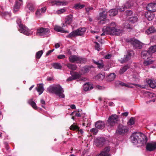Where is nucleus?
Segmentation results:
<instances>
[{
  "instance_id": "obj_21",
  "label": "nucleus",
  "mask_w": 156,
  "mask_h": 156,
  "mask_svg": "<svg viewBox=\"0 0 156 156\" xmlns=\"http://www.w3.org/2000/svg\"><path fill=\"white\" fill-rule=\"evenodd\" d=\"M22 3V2H19L17 1H16L15 4L14 5L13 8V10L14 12H16L18 11Z\"/></svg>"
},
{
  "instance_id": "obj_14",
  "label": "nucleus",
  "mask_w": 156,
  "mask_h": 156,
  "mask_svg": "<svg viewBox=\"0 0 156 156\" xmlns=\"http://www.w3.org/2000/svg\"><path fill=\"white\" fill-rule=\"evenodd\" d=\"M100 10L101 11L99 13V16L101 19H102L103 21L105 20L107 18V13L108 12L107 10L105 9H101Z\"/></svg>"
},
{
  "instance_id": "obj_16",
  "label": "nucleus",
  "mask_w": 156,
  "mask_h": 156,
  "mask_svg": "<svg viewBox=\"0 0 156 156\" xmlns=\"http://www.w3.org/2000/svg\"><path fill=\"white\" fill-rule=\"evenodd\" d=\"M145 16L150 21L154 19V15L153 12L148 11L145 12Z\"/></svg>"
},
{
  "instance_id": "obj_32",
  "label": "nucleus",
  "mask_w": 156,
  "mask_h": 156,
  "mask_svg": "<svg viewBox=\"0 0 156 156\" xmlns=\"http://www.w3.org/2000/svg\"><path fill=\"white\" fill-rule=\"evenodd\" d=\"M93 62L94 63L98 65V68L99 69H102L104 67V65L103 64V62L101 60L97 62L95 61H93Z\"/></svg>"
},
{
  "instance_id": "obj_24",
  "label": "nucleus",
  "mask_w": 156,
  "mask_h": 156,
  "mask_svg": "<svg viewBox=\"0 0 156 156\" xmlns=\"http://www.w3.org/2000/svg\"><path fill=\"white\" fill-rule=\"evenodd\" d=\"M131 55L132 54L130 52H128L126 55H125L123 60L121 62L123 63L129 61L130 59Z\"/></svg>"
},
{
  "instance_id": "obj_60",
  "label": "nucleus",
  "mask_w": 156,
  "mask_h": 156,
  "mask_svg": "<svg viewBox=\"0 0 156 156\" xmlns=\"http://www.w3.org/2000/svg\"><path fill=\"white\" fill-rule=\"evenodd\" d=\"M93 9V8L92 7H87L86 8V11L88 13L90 11Z\"/></svg>"
},
{
  "instance_id": "obj_15",
  "label": "nucleus",
  "mask_w": 156,
  "mask_h": 156,
  "mask_svg": "<svg viewBox=\"0 0 156 156\" xmlns=\"http://www.w3.org/2000/svg\"><path fill=\"white\" fill-rule=\"evenodd\" d=\"M147 9L148 11L151 12L156 11V3H151L147 5Z\"/></svg>"
},
{
  "instance_id": "obj_27",
  "label": "nucleus",
  "mask_w": 156,
  "mask_h": 156,
  "mask_svg": "<svg viewBox=\"0 0 156 156\" xmlns=\"http://www.w3.org/2000/svg\"><path fill=\"white\" fill-rule=\"evenodd\" d=\"M54 29L56 31L60 32L65 33H69L68 31L64 30L62 27L58 26H55V27Z\"/></svg>"
},
{
  "instance_id": "obj_25",
  "label": "nucleus",
  "mask_w": 156,
  "mask_h": 156,
  "mask_svg": "<svg viewBox=\"0 0 156 156\" xmlns=\"http://www.w3.org/2000/svg\"><path fill=\"white\" fill-rule=\"evenodd\" d=\"M147 83L152 88H154L156 87V82L154 80L148 79L147 81Z\"/></svg>"
},
{
  "instance_id": "obj_9",
  "label": "nucleus",
  "mask_w": 156,
  "mask_h": 156,
  "mask_svg": "<svg viewBox=\"0 0 156 156\" xmlns=\"http://www.w3.org/2000/svg\"><path fill=\"white\" fill-rule=\"evenodd\" d=\"M50 30L47 28L41 27L37 30L36 34L39 36H43L48 34Z\"/></svg>"
},
{
  "instance_id": "obj_46",
  "label": "nucleus",
  "mask_w": 156,
  "mask_h": 156,
  "mask_svg": "<svg viewBox=\"0 0 156 156\" xmlns=\"http://www.w3.org/2000/svg\"><path fill=\"white\" fill-rule=\"evenodd\" d=\"M85 5H80V4H77L75 5L74 7L76 9H80L83 8Z\"/></svg>"
},
{
  "instance_id": "obj_53",
  "label": "nucleus",
  "mask_w": 156,
  "mask_h": 156,
  "mask_svg": "<svg viewBox=\"0 0 156 156\" xmlns=\"http://www.w3.org/2000/svg\"><path fill=\"white\" fill-rule=\"evenodd\" d=\"M126 14L128 16H130L131 15L133 12L131 10H127L126 11Z\"/></svg>"
},
{
  "instance_id": "obj_59",
  "label": "nucleus",
  "mask_w": 156,
  "mask_h": 156,
  "mask_svg": "<svg viewBox=\"0 0 156 156\" xmlns=\"http://www.w3.org/2000/svg\"><path fill=\"white\" fill-rule=\"evenodd\" d=\"M55 49H53L51 50L48 51V52H47L46 53V56H47L49 55Z\"/></svg>"
},
{
  "instance_id": "obj_42",
  "label": "nucleus",
  "mask_w": 156,
  "mask_h": 156,
  "mask_svg": "<svg viewBox=\"0 0 156 156\" xmlns=\"http://www.w3.org/2000/svg\"><path fill=\"white\" fill-rule=\"evenodd\" d=\"M153 62L154 61L151 60L145 61L144 62V64L145 66H147L152 64Z\"/></svg>"
},
{
  "instance_id": "obj_48",
  "label": "nucleus",
  "mask_w": 156,
  "mask_h": 156,
  "mask_svg": "<svg viewBox=\"0 0 156 156\" xmlns=\"http://www.w3.org/2000/svg\"><path fill=\"white\" fill-rule=\"evenodd\" d=\"M128 124L129 125H132L134 124V119L133 117H131L129 121L128 122Z\"/></svg>"
},
{
  "instance_id": "obj_41",
  "label": "nucleus",
  "mask_w": 156,
  "mask_h": 156,
  "mask_svg": "<svg viewBox=\"0 0 156 156\" xmlns=\"http://www.w3.org/2000/svg\"><path fill=\"white\" fill-rule=\"evenodd\" d=\"M43 53L42 50H41L37 52L36 55V58L37 59L40 58Z\"/></svg>"
},
{
  "instance_id": "obj_38",
  "label": "nucleus",
  "mask_w": 156,
  "mask_h": 156,
  "mask_svg": "<svg viewBox=\"0 0 156 156\" xmlns=\"http://www.w3.org/2000/svg\"><path fill=\"white\" fill-rule=\"evenodd\" d=\"M116 76V75L114 73H111L108 76V80L109 81H112L113 80Z\"/></svg>"
},
{
  "instance_id": "obj_8",
  "label": "nucleus",
  "mask_w": 156,
  "mask_h": 156,
  "mask_svg": "<svg viewBox=\"0 0 156 156\" xmlns=\"http://www.w3.org/2000/svg\"><path fill=\"white\" fill-rule=\"evenodd\" d=\"M118 116L115 114L110 116L108 120L107 125L108 126H113L119 121Z\"/></svg>"
},
{
  "instance_id": "obj_30",
  "label": "nucleus",
  "mask_w": 156,
  "mask_h": 156,
  "mask_svg": "<svg viewBox=\"0 0 156 156\" xmlns=\"http://www.w3.org/2000/svg\"><path fill=\"white\" fill-rule=\"evenodd\" d=\"M73 16L72 15H69L66 17L65 20V23L66 24H70L72 22Z\"/></svg>"
},
{
  "instance_id": "obj_11",
  "label": "nucleus",
  "mask_w": 156,
  "mask_h": 156,
  "mask_svg": "<svg viewBox=\"0 0 156 156\" xmlns=\"http://www.w3.org/2000/svg\"><path fill=\"white\" fill-rule=\"evenodd\" d=\"M134 5V2L132 1L129 0L125 4L122 6L121 8L118 9L119 11H124L126 9H127L130 8L131 6H133Z\"/></svg>"
},
{
  "instance_id": "obj_37",
  "label": "nucleus",
  "mask_w": 156,
  "mask_h": 156,
  "mask_svg": "<svg viewBox=\"0 0 156 156\" xmlns=\"http://www.w3.org/2000/svg\"><path fill=\"white\" fill-rule=\"evenodd\" d=\"M138 20L137 16L131 17L129 18V21L132 23H134L136 22Z\"/></svg>"
},
{
  "instance_id": "obj_34",
  "label": "nucleus",
  "mask_w": 156,
  "mask_h": 156,
  "mask_svg": "<svg viewBox=\"0 0 156 156\" xmlns=\"http://www.w3.org/2000/svg\"><path fill=\"white\" fill-rule=\"evenodd\" d=\"M70 69L72 70H76L77 68V66L76 65L71 63H68L66 65Z\"/></svg>"
},
{
  "instance_id": "obj_10",
  "label": "nucleus",
  "mask_w": 156,
  "mask_h": 156,
  "mask_svg": "<svg viewBox=\"0 0 156 156\" xmlns=\"http://www.w3.org/2000/svg\"><path fill=\"white\" fill-rule=\"evenodd\" d=\"M19 31L21 33L29 36L30 34V31L27 27L22 24H20L19 25Z\"/></svg>"
},
{
  "instance_id": "obj_63",
  "label": "nucleus",
  "mask_w": 156,
  "mask_h": 156,
  "mask_svg": "<svg viewBox=\"0 0 156 156\" xmlns=\"http://www.w3.org/2000/svg\"><path fill=\"white\" fill-rule=\"evenodd\" d=\"M46 9L45 7L42 8L41 9V13H44L45 12Z\"/></svg>"
},
{
  "instance_id": "obj_54",
  "label": "nucleus",
  "mask_w": 156,
  "mask_h": 156,
  "mask_svg": "<svg viewBox=\"0 0 156 156\" xmlns=\"http://www.w3.org/2000/svg\"><path fill=\"white\" fill-rule=\"evenodd\" d=\"M97 77L101 80H102L104 78V76L101 74H99L97 75Z\"/></svg>"
},
{
  "instance_id": "obj_26",
  "label": "nucleus",
  "mask_w": 156,
  "mask_h": 156,
  "mask_svg": "<svg viewBox=\"0 0 156 156\" xmlns=\"http://www.w3.org/2000/svg\"><path fill=\"white\" fill-rule=\"evenodd\" d=\"M36 89L39 93V95H41L42 93L44 90L43 84H39L37 87L36 88Z\"/></svg>"
},
{
  "instance_id": "obj_52",
  "label": "nucleus",
  "mask_w": 156,
  "mask_h": 156,
  "mask_svg": "<svg viewBox=\"0 0 156 156\" xmlns=\"http://www.w3.org/2000/svg\"><path fill=\"white\" fill-rule=\"evenodd\" d=\"M66 11V9H65L63 8L58 10L57 11V13L58 14H60Z\"/></svg>"
},
{
  "instance_id": "obj_28",
  "label": "nucleus",
  "mask_w": 156,
  "mask_h": 156,
  "mask_svg": "<svg viewBox=\"0 0 156 156\" xmlns=\"http://www.w3.org/2000/svg\"><path fill=\"white\" fill-rule=\"evenodd\" d=\"M33 98L29 100L28 101V103L35 110H37V109L38 107L37 106L36 103L33 101Z\"/></svg>"
},
{
  "instance_id": "obj_5",
  "label": "nucleus",
  "mask_w": 156,
  "mask_h": 156,
  "mask_svg": "<svg viewBox=\"0 0 156 156\" xmlns=\"http://www.w3.org/2000/svg\"><path fill=\"white\" fill-rule=\"evenodd\" d=\"M69 58L70 62L72 63L76 62L77 63H83L87 62L86 58L78 56L76 55H71L69 57Z\"/></svg>"
},
{
  "instance_id": "obj_61",
  "label": "nucleus",
  "mask_w": 156,
  "mask_h": 156,
  "mask_svg": "<svg viewBox=\"0 0 156 156\" xmlns=\"http://www.w3.org/2000/svg\"><path fill=\"white\" fill-rule=\"evenodd\" d=\"M112 55L110 54H108L105 56V58L106 59H108L110 58L111 57Z\"/></svg>"
},
{
  "instance_id": "obj_4",
  "label": "nucleus",
  "mask_w": 156,
  "mask_h": 156,
  "mask_svg": "<svg viewBox=\"0 0 156 156\" xmlns=\"http://www.w3.org/2000/svg\"><path fill=\"white\" fill-rule=\"evenodd\" d=\"M126 41L128 42H129L135 49H140L142 48V44L138 40L134 38L127 39Z\"/></svg>"
},
{
  "instance_id": "obj_50",
  "label": "nucleus",
  "mask_w": 156,
  "mask_h": 156,
  "mask_svg": "<svg viewBox=\"0 0 156 156\" xmlns=\"http://www.w3.org/2000/svg\"><path fill=\"white\" fill-rule=\"evenodd\" d=\"M90 132L94 133V135H96L98 132V130L96 128L91 129L90 130Z\"/></svg>"
},
{
  "instance_id": "obj_1",
  "label": "nucleus",
  "mask_w": 156,
  "mask_h": 156,
  "mask_svg": "<svg viewBox=\"0 0 156 156\" xmlns=\"http://www.w3.org/2000/svg\"><path fill=\"white\" fill-rule=\"evenodd\" d=\"M115 23L114 22H112L110 24L109 27H104L103 29V32L101 34V35H105V34L119 35L122 33V30L115 29Z\"/></svg>"
},
{
  "instance_id": "obj_51",
  "label": "nucleus",
  "mask_w": 156,
  "mask_h": 156,
  "mask_svg": "<svg viewBox=\"0 0 156 156\" xmlns=\"http://www.w3.org/2000/svg\"><path fill=\"white\" fill-rule=\"evenodd\" d=\"M95 43L96 44V45L95 46L96 49L98 51H99L101 49L100 45L97 42H95Z\"/></svg>"
},
{
  "instance_id": "obj_29",
  "label": "nucleus",
  "mask_w": 156,
  "mask_h": 156,
  "mask_svg": "<svg viewBox=\"0 0 156 156\" xmlns=\"http://www.w3.org/2000/svg\"><path fill=\"white\" fill-rule=\"evenodd\" d=\"M146 32L149 34L156 32V30L153 26H151L146 30Z\"/></svg>"
},
{
  "instance_id": "obj_33",
  "label": "nucleus",
  "mask_w": 156,
  "mask_h": 156,
  "mask_svg": "<svg viewBox=\"0 0 156 156\" xmlns=\"http://www.w3.org/2000/svg\"><path fill=\"white\" fill-rule=\"evenodd\" d=\"M93 88L90 84L89 83H87L85 84L83 86V89L84 91H87L91 90Z\"/></svg>"
},
{
  "instance_id": "obj_55",
  "label": "nucleus",
  "mask_w": 156,
  "mask_h": 156,
  "mask_svg": "<svg viewBox=\"0 0 156 156\" xmlns=\"http://www.w3.org/2000/svg\"><path fill=\"white\" fill-rule=\"evenodd\" d=\"M57 1L51 0L50 1V3L52 4V5H57V4L56 3H57Z\"/></svg>"
},
{
  "instance_id": "obj_40",
  "label": "nucleus",
  "mask_w": 156,
  "mask_h": 156,
  "mask_svg": "<svg viewBox=\"0 0 156 156\" xmlns=\"http://www.w3.org/2000/svg\"><path fill=\"white\" fill-rule=\"evenodd\" d=\"M148 50L151 54L156 51V45L151 46L149 48Z\"/></svg>"
},
{
  "instance_id": "obj_12",
  "label": "nucleus",
  "mask_w": 156,
  "mask_h": 156,
  "mask_svg": "<svg viewBox=\"0 0 156 156\" xmlns=\"http://www.w3.org/2000/svg\"><path fill=\"white\" fill-rule=\"evenodd\" d=\"M146 149L149 151H152L156 149V143L152 142L147 143L146 146Z\"/></svg>"
},
{
  "instance_id": "obj_57",
  "label": "nucleus",
  "mask_w": 156,
  "mask_h": 156,
  "mask_svg": "<svg viewBox=\"0 0 156 156\" xmlns=\"http://www.w3.org/2000/svg\"><path fill=\"white\" fill-rule=\"evenodd\" d=\"M74 80V79L73 76L72 75L71 76H70L69 77L67 80L66 81H72V80Z\"/></svg>"
},
{
  "instance_id": "obj_17",
  "label": "nucleus",
  "mask_w": 156,
  "mask_h": 156,
  "mask_svg": "<svg viewBox=\"0 0 156 156\" xmlns=\"http://www.w3.org/2000/svg\"><path fill=\"white\" fill-rule=\"evenodd\" d=\"M110 148L109 147H107L104 148L98 156H109L108 154L110 151Z\"/></svg>"
},
{
  "instance_id": "obj_44",
  "label": "nucleus",
  "mask_w": 156,
  "mask_h": 156,
  "mask_svg": "<svg viewBox=\"0 0 156 156\" xmlns=\"http://www.w3.org/2000/svg\"><path fill=\"white\" fill-rule=\"evenodd\" d=\"M146 94H147L149 98H154L156 97L155 94L153 93L147 92H146Z\"/></svg>"
},
{
  "instance_id": "obj_47",
  "label": "nucleus",
  "mask_w": 156,
  "mask_h": 156,
  "mask_svg": "<svg viewBox=\"0 0 156 156\" xmlns=\"http://www.w3.org/2000/svg\"><path fill=\"white\" fill-rule=\"evenodd\" d=\"M81 70L83 73H85L88 72L89 71V69L88 67H84L82 68Z\"/></svg>"
},
{
  "instance_id": "obj_3",
  "label": "nucleus",
  "mask_w": 156,
  "mask_h": 156,
  "mask_svg": "<svg viewBox=\"0 0 156 156\" xmlns=\"http://www.w3.org/2000/svg\"><path fill=\"white\" fill-rule=\"evenodd\" d=\"M48 92L50 93H54L60 98H64L65 95L63 94L64 90L59 85L54 86H50L47 89Z\"/></svg>"
},
{
  "instance_id": "obj_23",
  "label": "nucleus",
  "mask_w": 156,
  "mask_h": 156,
  "mask_svg": "<svg viewBox=\"0 0 156 156\" xmlns=\"http://www.w3.org/2000/svg\"><path fill=\"white\" fill-rule=\"evenodd\" d=\"M22 3V2H19L17 1H16L15 4L14 5L13 8V10L14 12H16L18 11Z\"/></svg>"
},
{
  "instance_id": "obj_36",
  "label": "nucleus",
  "mask_w": 156,
  "mask_h": 156,
  "mask_svg": "<svg viewBox=\"0 0 156 156\" xmlns=\"http://www.w3.org/2000/svg\"><path fill=\"white\" fill-rule=\"evenodd\" d=\"M129 68V66L128 65H126L121 68L119 71L120 74H122L124 73Z\"/></svg>"
},
{
  "instance_id": "obj_18",
  "label": "nucleus",
  "mask_w": 156,
  "mask_h": 156,
  "mask_svg": "<svg viewBox=\"0 0 156 156\" xmlns=\"http://www.w3.org/2000/svg\"><path fill=\"white\" fill-rule=\"evenodd\" d=\"M95 126L97 128L102 129L105 127V123L101 121H98L96 122Z\"/></svg>"
},
{
  "instance_id": "obj_31",
  "label": "nucleus",
  "mask_w": 156,
  "mask_h": 156,
  "mask_svg": "<svg viewBox=\"0 0 156 156\" xmlns=\"http://www.w3.org/2000/svg\"><path fill=\"white\" fill-rule=\"evenodd\" d=\"M80 128L79 127L75 125L74 124L72 125L70 127V129L71 130H77L79 131L80 133L82 134L83 133V131L82 129H80Z\"/></svg>"
},
{
  "instance_id": "obj_49",
  "label": "nucleus",
  "mask_w": 156,
  "mask_h": 156,
  "mask_svg": "<svg viewBox=\"0 0 156 156\" xmlns=\"http://www.w3.org/2000/svg\"><path fill=\"white\" fill-rule=\"evenodd\" d=\"M119 84L122 86H125L126 87H130L131 88L132 87H130L128 85H127V84H126L123 82H121V81H119Z\"/></svg>"
},
{
  "instance_id": "obj_45",
  "label": "nucleus",
  "mask_w": 156,
  "mask_h": 156,
  "mask_svg": "<svg viewBox=\"0 0 156 156\" xmlns=\"http://www.w3.org/2000/svg\"><path fill=\"white\" fill-rule=\"evenodd\" d=\"M57 3H56L57 4V5H66L67 4V2L65 1H57Z\"/></svg>"
},
{
  "instance_id": "obj_13",
  "label": "nucleus",
  "mask_w": 156,
  "mask_h": 156,
  "mask_svg": "<svg viewBox=\"0 0 156 156\" xmlns=\"http://www.w3.org/2000/svg\"><path fill=\"white\" fill-rule=\"evenodd\" d=\"M105 140L104 138H100L96 139L95 144L96 146L101 147L105 143Z\"/></svg>"
},
{
  "instance_id": "obj_62",
  "label": "nucleus",
  "mask_w": 156,
  "mask_h": 156,
  "mask_svg": "<svg viewBox=\"0 0 156 156\" xmlns=\"http://www.w3.org/2000/svg\"><path fill=\"white\" fill-rule=\"evenodd\" d=\"M129 114V112H126L124 113H123L122 114V115L123 116H124L125 117H126L128 116Z\"/></svg>"
},
{
  "instance_id": "obj_64",
  "label": "nucleus",
  "mask_w": 156,
  "mask_h": 156,
  "mask_svg": "<svg viewBox=\"0 0 156 156\" xmlns=\"http://www.w3.org/2000/svg\"><path fill=\"white\" fill-rule=\"evenodd\" d=\"M36 14L37 16H40L41 15L40 10L38 9L36 12Z\"/></svg>"
},
{
  "instance_id": "obj_22",
  "label": "nucleus",
  "mask_w": 156,
  "mask_h": 156,
  "mask_svg": "<svg viewBox=\"0 0 156 156\" xmlns=\"http://www.w3.org/2000/svg\"><path fill=\"white\" fill-rule=\"evenodd\" d=\"M22 3V2H19L17 1H16L15 4L14 5L13 8V10L14 12H16L18 11Z\"/></svg>"
},
{
  "instance_id": "obj_39",
  "label": "nucleus",
  "mask_w": 156,
  "mask_h": 156,
  "mask_svg": "<svg viewBox=\"0 0 156 156\" xmlns=\"http://www.w3.org/2000/svg\"><path fill=\"white\" fill-rule=\"evenodd\" d=\"M27 7L31 11H33L34 10V6L32 3H28L27 5Z\"/></svg>"
},
{
  "instance_id": "obj_2",
  "label": "nucleus",
  "mask_w": 156,
  "mask_h": 156,
  "mask_svg": "<svg viewBox=\"0 0 156 156\" xmlns=\"http://www.w3.org/2000/svg\"><path fill=\"white\" fill-rule=\"evenodd\" d=\"M132 142L135 144L137 143L146 144L147 141V137L144 134L140 133L135 132L131 136Z\"/></svg>"
},
{
  "instance_id": "obj_58",
  "label": "nucleus",
  "mask_w": 156,
  "mask_h": 156,
  "mask_svg": "<svg viewBox=\"0 0 156 156\" xmlns=\"http://www.w3.org/2000/svg\"><path fill=\"white\" fill-rule=\"evenodd\" d=\"M125 27L127 29H132L133 27L132 26H131L130 24L128 23L127 25H126Z\"/></svg>"
},
{
  "instance_id": "obj_56",
  "label": "nucleus",
  "mask_w": 156,
  "mask_h": 156,
  "mask_svg": "<svg viewBox=\"0 0 156 156\" xmlns=\"http://www.w3.org/2000/svg\"><path fill=\"white\" fill-rule=\"evenodd\" d=\"M57 58L58 59H63V58H65V55H58V56Z\"/></svg>"
},
{
  "instance_id": "obj_19",
  "label": "nucleus",
  "mask_w": 156,
  "mask_h": 156,
  "mask_svg": "<svg viewBox=\"0 0 156 156\" xmlns=\"http://www.w3.org/2000/svg\"><path fill=\"white\" fill-rule=\"evenodd\" d=\"M119 8H120L117 9H112L109 10L108 11L109 16H116L118 13V11H119L118 9Z\"/></svg>"
},
{
  "instance_id": "obj_7",
  "label": "nucleus",
  "mask_w": 156,
  "mask_h": 156,
  "mask_svg": "<svg viewBox=\"0 0 156 156\" xmlns=\"http://www.w3.org/2000/svg\"><path fill=\"white\" fill-rule=\"evenodd\" d=\"M85 31L86 29L85 28H80L71 32L67 36V37L68 38H70L77 36H81L83 34Z\"/></svg>"
},
{
  "instance_id": "obj_43",
  "label": "nucleus",
  "mask_w": 156,
  "mask_h": 156,
  "mask_svg": "<svg viewBox=\"0 0 156 156\" xmlns=\"http://www.w3.org/2000/svg\"><path fill=\"white\" fill-rule=\"evenodd\" d=\"M72 76L74 80L79 78L81 76V75L76 72H75L74 74L72 75Z\"/></svg>"
},
{
  "instance_id": "obj_35",
  "label": "nucleus",
  "mask_w": 156,
  "mask_h": 156,
  "mask_svg": "<svg viewBox=\"0 0 156 156\" xmlns=\"http://www.w3.org/2000/svg\"><path fill=\"white\" fill-rule=\"evenodd\" d=\"M53 67L55 69H61L62 68L61 64L59 63H55L52 65Z\"/></svg>"
},
{
  "instance_id": "obj_20",
  "label": "nucleus",
  "mask_w": 156,
  "mask_h": 156,
  "mask_svg": "<svg viewBox=\"0 0 156 156\" xmlns=\"http://www.w3.org/2000/svg\"><path fill=\"white\" fill-rule=\"evenodd\" d=\"M151 53L148 50L147 51H143L141 53V56L143 59H145L146 58H148L151 56Z\"/></svg>"
},
{
  "instance_id": "obj_6",
  "label": "nucleus",
  "mask_w": 156,
  "mask_h": 156,
  "mask_svg": "<svg viewBox=\"0 0 156 156\" xmlns=\"http://www.w3.org/2000/svg\"><path fill=\"white\" fill-rule=\"evenodd\" d=\"M129 131V129L128 127L119 124L118 126L115 133L117 134L123 135L127 134Z\"/></svg>"
}]
</instances>
